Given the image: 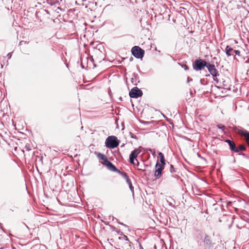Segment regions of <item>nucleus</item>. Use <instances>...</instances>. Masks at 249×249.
<instances>
[{
  "label": "nucleus",
  "instance_id": "4be33fe9",
  "mask_svg": "<svg viewBox=\"0 0 249 249\" xmlns=\"http://www.w3.org/2000/svg\"><path fill=\"white\" fill-rule=\"evenodd\" d=\"M126 180L128 185H129L131 183V180H130V178H129V177L127 178H126Z\"/></svg>",
  "mask_w": 249,
  "mask_h": 249
},
{
  "label": "nucleus",
  "instance_id": "ddd939ff",
  "mask_svg": "<svg viewBox=\"0 0 249 249\" xmlns=\"http://www.w3.org/2000/svg\"><path fill=\"white\" fill-rule=\"evenodd\" d=\"M236 149L238 150L237 152H239L245 150L246 148L243 144H240L238 147H236Z\"/></svg>",
  "mask_w": 249,
  "mask_h": 249
},
{
  "label": "nucleus",
  "instance_id": "cd10ccee",
  "mask_svg": "<svg viewBox=\"0 0 249 249\" xmlns=\"http://www.w3.org/2000/svg\"><path fill=\"white\" fill-rule=\"evenodd\" d=\"M214 81H215L216 82H218V80H217V78H216V79H215V78H214Z\"/></svg>",
  "mask_w": 249,
  "mask_h": 249
},
{
  "label": "nucleus",
  "instance_id": "aec40b11",
  "mask_svg": "<svg viewBox=\"0 0 249 249\" xmlns=\"http://www.w3.org/2000/svg\"><path fill=\"white\" fill-rule=\"evenodd\" d=\"M130 135L132 138L137 139L136 136L134 135L132 133L130 132Z\"/></svg>",
  "mask_w": 249,
  "mask_h": 249
},
{
  "label": "nucleus",
  "instance_id": "c756f323",
  "mask_svg": "<svg viewBox=\"0 0 249 249\" xmlns=\"http://www.w3.org/2000/svg\"><path fill=\"white\" fill-rule=\"evenodd\" d=\"M187 81H188V82H189L190 81V79H189V77L188 78Z\"/></svg>",
  "mask_w": 249,
  "mask_h": 249
},
{
  "label": "nucleus",
  "instance_id": "7ed1b4c3",
  "mask_svg": "<svg viewBox=\"0 0 249 249\" xmlns=\"http://www.w3.org/2000/svg\"><path fill=\"white\" fill-rule=\"evenodd\" d=\"M208 64V63L201 59H196L193 64V69L196 71H201L205 67H207Z\"/></svg>",
  "mask_w": 249,
  "mask_h": 249
},
{
  "label": "nucleus",
  "instance_id": "f8f14e48",
  "mask_svg": "<svg viewBox=\"0 0 249 249\" xmlns=\"http://www.w3.org/2000/svg\"><path fill=\"white\" fill-rule=\"evenodd\" d=\"M137 157H129V161L133 164L138 166L139 162L138 159H137Z\"/></svg>",
  "mask_w": 249,
  "mask_h": 249
},
{
  "label": "nucleus",
  "instance_id": "5701e85b",
  "mask_svg": "<svg viewBox=\"0 0 249 249\" xmlns=\"http://www.w3.org/2000/svg\"><path fill=\"white\" fill-rule=\"evenodd\" d=\"M126 180L128 185H129L131 183V180H130V178H129V177L127 178H126Z\"/></svg>",
  "mask_w": 249,
  "mask_h": 249
},
{
  "label": "nucleus",
  "instance_id": "f03ea898",
  "mask_svg": "<svg viewBox=\"0 0 249 249\" xmlns=\"http://www.w3.org/2000/svg\"><path fill=\"white\" fill-rule=\"evenodd\" d=\"M148 151V149H145L143 147L140 146L138 148L134 149L132 151L129 156H138L141 152H142V155L145 154V151ZM148 151H150L152 156H156L157 152L154 149H149Z\"/></svg>",
  "mask_w": 249,
  "mask_h": 249
},
{
  "label": "nucleus",
  "instance_id": "bb28decb",
  "mask_svg": "<svg viewBox=\"0 0 249 249\" xmlns=\"http://www.w3.org/2000/svg\"><path fill=\"white\" fill-rule=\"evenodd\" d=\"M97 156H104V155H103V154H100V153H99V154H98Z\"/></svg>",
  "mask_w": 249,
  "mask_h": 249
},
{
  "label": "nucleus",
  "instance_id": "6ab92c4d",
  "mask_svg": "<svg viewBox=\"0 0 249 249\" xmlns=\"http://www.w3.org/2000/svg\"><path fill=\"white\" fill-rule=\"evenodd\" d=\"M28 42L26 41H20L19 43V45H22L23 44H28Z\"/></svg>",
  "mask_w": 249,
  "mask_h": 249
},
{
  "label": "nucleus",
  "instance_id": "c85d7f7f",
  "mask_svg": "<svg viewBox=\"0 0 249 249\" xmlns=\"http://www.w3.org/2000/svg\"><path fill=\"white\" fill-rule=\"evenodd\" d=\"M42 158H43V157H40V160L41 161L42 160Z\"/></svg>",
  "mask_w": 249,
  "mask_h": 249
},
{
  "label": "nucleus",
  "instance_id": "a878e982",
  "mask_svg": "<svg viewBox=\"0 0 249 249\" xmlns=\"http://www.w3.org/2000/svg\"><path fill=\"white\" fill-rule=\"evenodd\" d=\"M157 154H158V156H163L162 153L160 152H157Z\"/></svg>",
  "mask_w": 249,
  "mask_h": 249
},
{
  "label": "nucleus",
  "instance_id": "9d476101",
  "mask_svg": "<svg viewBox=\"0 0 249 249\" xmlns=\"http://www.w3.org/2000/svg\"><path fill=\"white\" fill-rule=\"evenodd\" d=\"M225 142L229 144L230 148L231 151L235 152H238V150L236 149L235 144L233 141H231L230 140H226Z\"/></svg>",
  "mask_w": 249,
  "mask_h": 249
},
{
  "label": "nucleus",
  "instance_id": "0eeeda50",
  "mask_svg": "<svg viewBox=\"0 0 249 249\" xmlns=\"http://www.w3.org/2000/svg\"><path fill=\"white\" fill-rule=\"evenodd\" d=\"M142 95V92L137 87L132 88L129 92V96L131 98H137Z\"/></svg>",
  "mask_w": 249,
  "mask_h": 249
},
{
  "label": "nucleus",
  "instance_id": "f257e3e1",
  "mask_svg": "<svg viewBox=\"0 0 249 249\" xmlns=\"http://www.w3.org/2000/svg\"><path fill=\"white\" fill-rule=\"evenodd\" d=\"M120 141L115 136H108L106 140V146L110 148H114L118 146Z\"/></svg>",
  "mask_w": 249,
  "mask_h": 249
},
{
  "label": "nucleus",
  "instance_id": "412c9836",
  "mask_svg": "<svg viewBox=\"0 0 249 249\" xmlns=\"http://www.w3.org/2000/svg\"><path fill=\"white\" fill-rule=\"evenodd\" d=\"M181 67L185 69V70H187L189 69L188 66L186 65H182Z\"/></svg>",
  "mask_w": 249,
  "mask_h": 249
},
{
  "label": "nucleus",
  "instance_id": "423d86ee",
  "mask_svg": "<svg viewBox=\"0 0 249 249\" xmlns=\"http://www.w3.org/2000/svg\"><path fill=\"white\" fill-rule=\"evenodd\" d=\"M164 168L163 165L160 164V162L157 161L154 176L156 178H159L161 177L162 175V171Z\"/></svg>",
  "mask_w": 249,
  "mask_h": 249
},
{
  "label": "nucleus",
  "instance_id": "2eb2a0df",
  "mask_svg": "<svg viewBox=\"0 0 249 249\" xmlns=\"http://www.w3.org/2000/svg\"><path fill=\"white\" fill-rule=\"evenodd\" d=\"M217 127L219 128V129H220L222 130V131H224L226 127L225 126V125L222 124H219L218 125H217Z\"/></svg>",
  "mask_w": 249,
  "mask_h": 249
},
{
  "label": "nucleus",
  "instance_id": "20e7f679",
  "mask_svg": "<svg viewBox=\"0 0 249 249\" xmlns=\"http://www.w3.org/2000/svg\"><path fill=\"white\" fill-rule=\"evenodd\" d=\"M132 55L137 58H142L144 54V50L140 47L135 46L131 49Z\"/></svg>",
  "mask_w": 249,
  "mask_h": 249
},
{
  "label": "nucleus",
  "instance_id": "6e6552de",
  "mask_svg": "<svg viewBox=\"0 0 249 249\" xmlns=\"http://www.w3.org/2000/svg\"><path fill=\"white\" fill-rule=\"evenodd\" d=\"M207 68L213 77H216L219 75L218 71L214 65L208 63Z\"/></svg>",
  "mask_w": 249,
  "mask_h": 249
},
{
  "label": "nucleus",
  "instance_id": "393cba45",
  "mask_svg": "<svg viewBox=\"0 0 249 249\" xmlns=\"http://www.w3.org/2000/svg\"><path fill=\"white\" fill-rule=\"evenodd\" d=\"M129 188H130V190H131L132 191H133V189H134V188H133V187L132 186V183L130 184L129 185Z\"/></svg>",
  "mask_w": 249,
  "mask_h": 249
},
{
  "label": "nucleus",
  "instance_id": "39448f33",
  "mask_svg": "<svg viewBox=\"0 0 249 249\" xmlns=\"http://www.w3.org/2000/svg\"><path fill=\"white\" fill-rule=\"evenodd\" d=\"M101 159L103 160V164H105L107 167L110 171L114 172H117L120 173V171L118 170L115 166H114L109 161H108L106 157H100Z\"/></svg>",
  "mask_w": 249,
  "mask_h": 249
},
{
  "label": "nucleus",
  "instance_id": "f3484780",
  "mask_svg": "<svg viewBox=\"0 0 249 249\" xmlns=\"http://www.w3.org/2000/svg\"><path fill=\"white\" fill-rule=\"evenodd\" d=\"M119 173L123 175V176L124 177V178H125V179L127 178H128V176L127 175V174L125 173H122L120 172Z\"/></svg>",
  "mask_w": 249,
  "mask_h": 249
},
{
  "label": "nucleus",
  "instance_id": "dca6fc26",
  "mask_svg": "<svg viewBox=\"0 0 249 249\" xmlns=\"http://www.w3.org/2000/svg\"><path fill=\"white\" fill-rule=\"evenodd\" d=\"M158 161L160 162V164H162L163 165V166H164L165 160H164V157H160V161L158 160Z\"/></svg>",
  "mask_w": 249,
  "mask_h": 249
},
{
  "label": "nucleus",
  "instance_id": "1a4fd4ad",
  "mask_svg": "<svg viewBox=\"0 0 249 249\" xmlns=\"http://www.w3.org/2000/svg\"><path fill=\"white\" fill-rule=\"evenodd\" d=\"M122 239L124 240V242L120 246L122 249H129L130 248V243L127 237L125 235H123L121 237Z\"/></svg>",
  "mask_w": 249,
  "mask_h": 249
},
{
  "label": "nucleus",
  "instance_id": "4468645a",
  "mask_svg": "<svg viewBox=\"0 0 249 249\" xmlns=\"http://www.w3.org/2000/svg\"><path fill=\"white\" fill-rule=\"evenodd\" d=\"M204 242L207 244V245H210L211 244V241L208 235H206L204 240Z\"/></svg>",
  "mask_w": 249,
  "mask_h": 249
},
{
  "label": "nucleus",
  "instance_id": "9b49d317",
  "mask_svg": "<svg viewBox=\"0 0 249 249\" xmlns=\"http://www.w3.org/2000/svg\"><path fill=\"white\" fill-rule=\"evenodd\" d=\"M234 50L229 46H227L225 49V53L228 56L234 55Z\"/></svg>",
  "mask_w": 249,
  "mask_h": 249
},
{
  "label": "nucleus",
  "instance_id": "a211bd4d",
  "mask_svg": "<svg viewBox=\"0 0 249 249\" xmlns=\"http://www.w3.org/2000/svg\"><path fill=\"white\" fill-rule=\"evenodd\" d=\"M235 54L237 55H240V52L239 50H235L234 51V54Z\"/></svg>",
  "mask_w": 249,
  "mask_h": 249
},
{
  "label": "nucleus",
  "instance_id": "b1692460",
  "mask_svg": "<svg viewBox=\"0 0 249 249\" xmlns=\"http://www.w3.org/2000/svg\"><path fill=\"white\" fill-rule=\"evenodd\" d=\"M12 53H9L7 55L8 59H10L11 58V57H12Z\"/></svg>",
  "mask_w": 249,
  "mask_h": 249
}]
</instances>
